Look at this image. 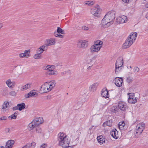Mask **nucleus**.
<instances>
[{
	"label": "nucleus",
	"instance_id": "1",
	"mask_svg": "<svg viewBox=\"0 0 148 148\" xmlns=\"http://www.w3.org/2000/svg\"><path fill=\"white\" fill-rule=\"evenodd\" d=\"M115 18V15L114 12H108L101 21L102 26L105 28L110 26L113 23Z\"/></svg>",
	"mask_w": 148,
	"mask_h": 148
},
{
	"label": "nucleus",
	"instance_id": "2",
	"mask_svg": "<svg viewBox=\"0 0 148 148\" xmlns=\"http://www.w3.org/2000/svg\"><path fill=\"white\" fill-rule=\"evenodd\" d=\"M58 145L63 148L68 146L70 141L67 138L66 135L63 133H60L58 135Z\"/></svg>",
	"mask_w": 148,
	"mask_h": 148
},
{
	"label": "nucleus",
	"instance_id": "3",
	"mask_svg": "<svg viewBox=\"0 0 148 148\" xmlns=\"http://www.w3.org/2000/svg\"><path fill=\"white\" fill-rule=\"evenodd\" d=\"M137 34L135 32L131 33L123 44V47L126 49L130 47L136 39Z\"/></svg>",
	"mask_w": 148,
	"mask_h": 148
},
{
	"label": "nucleus",
	"instance_id": "4",
	"mask_svg": "<svg viewBox=\"0 0 148 148\" xmlns=\"http://www.w3.org/2000/svg\"><path fill=\"white\" fill-rule=\"evenodd\" d=\"M55 81L53 80L49 82H46L42 85L40 88L41 93L48 92L51 91L55 86Z\"/></svg>",
	"mask_w": 148,
	"mask_h": 148
},
{
	"label": "nucleus",
	"instance_id": "5",
	"mask_svg": "<svg viewBox=\"0 0 148 148\" xmlns=\"http://www.w3.org/2000/svg\"><path fill=\"white\" fill-rule=\"evenodd\" d=\"M145 127V124L143 123H140L137 124L134 134L136 137H138L141 135L144 130Z\"/></svg>",
	"mask_w": 148,
	"mask_h": 148
},
{
	"label": "nucleus",
	"instance_id": "6",
	"mask_svg": "<svg viewBox=\"0 0 148 148\" xmlns=\"http://www.w3.org/2000/svg\"><path fill=\"white\" fill-rule=\"evenodd\" d=\"M123 57H119L116 60L115 64V72L116 74L118 73L123 68Z\"/></svg>",
	"mask_w": 148,
	"mask_h": 148
},
{
	"label": "nucleus",
	"instance_id": "7",
	"mask_svg": "<svg viewBox=\"0 0 148 148\" xmlns=\"http://www.w3.org/2000/svg\"><path fill=\"white\" fill-rule=\"evenodd\" d=\"M55 67L53 65H49L46 66L44 69L46 70V73L47 74L51 75H55L56 74V72L54 71Z\"/></svg>",
	"mask_w": 148,
	"mask_h": 148
},
{
	"label": "nucleus",
	"instance_id": "8",
	"mask_svg": "<svg viewBox=\"0 0 148 148\" xmlns=\"http://www.w3.org/2000/svg\"><path fill=\"white\" fill-rule=\"evenodd\" d=\"M90 12L95 16L99 17L100 16L101 9L99 8L94 7L90 10Z\"/></svg>",
	"mask_w": 148,
	"mask_h": 148
},
{
	"label": "nucleus",
	"instance_id": "9",
	"mask_svg": "<svg viewBox=\"0 0 148 148\" xmlns=\"http://www.w3.org/2000/svg\"><path fill=\"white\" fill-rule=\"evenodd\" d=\"M88 41L84 40H80L78 41L77 46L79 49L86 48L87 46Z\"/></svg>",
	"mask_w": 148,
	"mask_h": 148
},
{
	"label": "nucleus",
	"instance_id": "10",
	"mask_svg": "<svg viewBox=\"0 0 148 148\" xmlns=\"http://www.w3.org/2000/svg\"><path fill=\"white\" fill-rule=\"evenodd\" d=\"M129 95L128 102L134 104L137 101V98H136L134 96V93L128 94Z\"/></svg>",
	"mask_w": 148,
	"mask_h": 148
},
{
	"label": "nucleus",
	"instance_id": "11",
	"mask_svg": "<svg viewBox=\"0 0 148 148\" xmlns=\"http://www.w3.org/2000/svg\"><path fill=\"white\" fill-rule=\"evenodd\" d=\"M116 21L118 23H123L127 22L128 21V19L126 16L123 15L117 17Z\"/></svg>",
	"mask_w": 148,
	"mask_h": 148
},
{
	"label": "nucleus",
	"instance_id": "12",
	"mask_svg": "<svg viewBox=\"0 0 148 148\" xmlns=\"http://www.w3.org/2000/svg\"><path fill=\"white\" fill-rule=\"evenodd\" d=\"M5 84L10 89H12L14 88L16 83L14 81H12L10 79H8L5 81Z\"/></svg>",
	"mask_w": 148,
	"mask_h": 148
},
{
	"label": "nucleus",
	"instance_id": "13",
	"mask_svg": "<svg viewBox=\"0 0 148 148\" xmlns=\"http://www.w3.org/2000/svg\"><path fill=\"white\" fill-rule=\"evenodd\" d=\"M114 84L116 86L118 87H120L122 85L123 80L121 78L116 77L114 79Z\"/></svg>",
	"mask_w": 148,
	"mask_h": 148
},
{
	"label": "nucleus",
	"instance_id": "14",
	"mask_svg": "<svg viewBox=\"0 0 148 148\" xmlns=\"http://www.w3.org/2000/svg\"><path fill=\"white\" fill-rule=\"evenodd\" d=\"M101 48V47L98 46L94 44L91 45L90 47V52L92 53L97 52L100 51Z\"/></svg>",
	"mask_w": 148,
	"mask_h": 148
},
{
	"label": "nucleus",
	"instance_id": "15",
	"mask_svg": "<svg viewBox=\"0 0 148 148\" xmlns=\"http://www.w3.org/2000/svg\"><path fill=\"white\" fill-rule=\"evenodd\" d=\"M56 43L55 40L54 38H50L46 40L45 44H44L45 47L54 45Z\"/></svg>",
	"mask_w": 148,
	"mask_h": 148
},
{
	"label": "nucleus",
	"instance_id": "16",
	"mask_svg": "<svg viewBox=\"0 0 148 148\" xmlns=\"http://www.w3.org/2000/svg\"><path fill=\"white\" fill-rule=\"evenodd\" d=\"M9 105V102L7 101H4L3 103L1 109L2 110V111L4 113L8 110Z\"/></svg>",
	"mask_w": 148,
	"mask_h": 148
},
{
	"label": "nucleus",
	"instance_id": "17",
	"mask_svg": "<svg viewBox=\"0 0 148 148\" xmlns=\"http://www.w3.org/2000/svg\"><path fill=\"white\" fill-rule=\"evenodd\" d=\"M38 95V94L35 92V90H33L27 94L25 95V97L26 98H28L32 97H36Z\"/></svg>",
	"mask_w": 148,
	"mask_h": 148
},
{
	"label": "nucleus",
	"instance_id": "18",
	"mask_svg": "<svg viewBox=\"0 0 148 148\" xmlns=\"http://www.w3.org/2000/svg\"><path fill=\"white\" fill-rule=\"evenodd\" d=\"M118 107L121 110L123 111H125L127 108L126 104L125 102L122 101L119 102Z\"/></svg>",
	"mask_w": 148,
	"mask_h": 148
},
{
	"label": "nucleus",
	"instance_id": "19",
	"mask_svg": "<svg viewBox=\"0 0 148 148\" xmlns=\"http://www.w3.org/2000/svg\"><path fill=\"white\" fill-rule=\"evenodd\" d=\"M33 121L38 127L39 125L43 122V119L42 117L36 118L34 119Z\"/></svg>",
	"mask_w": 148,
	"mask_h": 148
},
{
	"label": "nucleus",
	"instance_id": "20",
	"mask_svg": "<svg viewBox=\"0 0 148 148\" xmlns=\"http://www.w3.org/2000/svg\"><path fill=\"white\" fill-rule=\"evenodd\" d=\"M111 136L114 138L117 139L119 137L118 131L116 129H114L111 131L110 132Z\"/></svg>",
	"mask_w": 148,
	"mask_h": 148
},
{
	"label": "nucleus",
	"instance_id": "21",
	"mask_svg": "<svg viewBox=\"0 0 148 148\" xmlns=\"http://www.w3.org/2000/svg\"><path fill=\"white\" fill-rule=\"evenodd\" d=\"M47 49V47L43 45L40 46L39 48H38L36 50V52L37 53L41 54L44 51H45Z\"/></svg>",
	"mask_w": 148,
	"mask_h": 148
},
{
	"label": "nucleus",
	"instance_id": "22",
	"mask_svg": "<svg viewBox=\"0 0 148 148\" xmlns=\"http://www.w3.org/2000/svg\"><path fill=\"white\" fill-rule=\"evenodd\" d=\"M98 85V84L97 83H95L90 85L89 87L90 91L92 92H95Z\"/></svg>",
	"mask_w": 148,
	"mask_h": 148
},
{
	"label": "nucleus",
	"instance_id": "23",
	"mask_svg": "<svg viewBox=\"0 0 148 148\" xmlns=\"http://www.w3.org/2000/svg\"><path fill=\"white\" fill-rule=\"evenodd\" d=\"M97 139L99 143L101 145L105 142V139L102 136H99L97 137Z\"/></svg>",
	"mask_w": 148,
	"mask_h": 148
},
{
	"label": "nucleus",
	"instance_id": "24",
	"mask_svg": "<svg viewBox=\"0 0 148 148\" xmlns=\"http://www.w3.org/2000/svg\"><path fill=\"white\" fill-rule=\"evenodd\" d=\"M32 83L31 82L28 83L25 85L23 86L21 88V90L23 91L27 90V89L30 88L32 86Z\"/></svg>",
	"mask_w": 148,
	"mask_h": 148
},
{
	"label": "nucleus",
	"instance_id": "25",
	"mask_svg": "<svg viewBox=\"0 0 148 148\" xmlns=\"http://www.w3.org/2000/svg\"><path fill=\"white\" fill-rule=\"evenodd\" d=\"M15 142L13 140H8L6 143L5 147H12L14 143Z\"/></svg>",
	"mask_w": 148,
	"mask_h": 148
},
{
	"label": "nucleus",
	"instance_id": "26",
	"mask_svg": "<svg viewBox=\"0 0 148 148\" xmlns=\"http://www.w3.org/2000/svg\"><path fill=\"white\" fill-rule=\"evenodd\" d=\"M101 95L102 96L105 98H109V95L107 90L106 89H103L102 90Z\"/></svg>",
	"mask_w": 148,
	"mask_h": 148
},
{
	"label": "nucleus",
	"instance_id": "27",
	"mask_svg": "<svg viewBox=\"0 0 148 148\" xmlns=\"http://www.w3.org/2000/svg\"><path fill=\"white\" fill-rule=\"evenodd\" d=\"M125 124L124 121H121L119 122L118 124V127L120 130H123L124 129V127Z\"/></svg>",
	"mask_w": 148,
	"mask_h": 148
},
{
	"label": "nucleus",
	"instance_id": "28",
	"mask_svg": "<svg viewBox=\"0 0 148 148\" xmlns=\"http://www.w3.org/2000/svg\"><path fill=\"white\" fill-rule=\"evenodd\" d=\"M28 128L30 130L33 129L34 128L37 127L34 122L32 121L28 125Z\"/></svg>",
	"mask_w": 148,
	"mask_h": 148
},
{
	"label": "nucleus",
	"instance_id": "29",
	"mask_svg": "<svg viewBox=\"0 0 148 148\" xmlns=\"http://www.w3.org/2000/svg\"><path fill=\"white\" fill-rule=\"evenodd\" d=\"M112 125V120H109L106 122L104 123L103 124V126L104 127H105L106 126L109 127H111Z\"/></svg>",
	"mask_w": 148,
	"mask_h": 148
},
{
	"label": "nucleus",
	"instance_id": "30",
	"mask_svg": "<svg viewBox=\"0 0 148 148\" xmlns=\"http://www.w3.org/2000/svg\"><path fill=\"white\" fill-rule=\"evenodd\" d=\"M17 106L18 107V110L20 111H21L23 109L25 108L26 106L24 103H21L18 104Z\"/></svg>",
	"mask_w": 148,
	"mask_h": 148
},
{
	"label": "nucleus",
	"instance_id": "31",
	"mask_svg": "<svg viewBox=\"0 0 148 148\" xmlns=\"http://www.w3.org/2000/svg\"><path fill=\"white\" fill-rule=\"evenodd\" d=\"M30 50L28 49L25 50L24 52L23 53L24 54L25 58H28L30 56Z\"/></svg>",
	"mask_w": 148,
	"mask_h": 148
},
{
	"label": "nucleus",
	"instance_id": "32",
	"mask_svg": "<svg viewBox=\"0 0 148 148\" xmlns=\"http://www.w3.org/2000/svg\"><path fill=\"white\" fill-rule=\"evenodd\" d=\"M103 42L102 41L100 40H97L94 41V44L98 46L101 47V48L102 46Z\"/></svg>",
	"mask_w": 148,
	"mask_h": 148
},
{
	"label": "nucleus",
	"instance_id": "33",
	"mask_svg": "<svg viewBox=\"0 0 148 148\" xmlns=\"http://www.w3.org/2000/svg\"><path fill=\"white\" fill-rule=\"evenodd\" d=\"M33 57L35 59H38L42 58V56L41 54L36 53L34 56Z\"/></svg>",
	"mask_w": 148,
	"mask_h": 148
},
{
	"label": "nucleus",
	"instance_id": "34",
	"mask_svg": "<svg viewBox=\"0 0 148 148\" xmlns=\"http://www.w3.org/2000/svg\"><path fill=\"white\" fill-rule=\"evenodd\" d=\"M95 3V2L94 1H85L84 4L88 5L91 6L93 5Z\"/></svg>",
	"mask_w": 148,
	"mask_h": 148
},
{
	"label": "nucleus",
	"instance_id": "35",
	"mask_svg": "<svg viewBox=\"0 0 148 148\" xmlns=\"http://www.w3.org/2000/svg\"><path fill=\"white\" fill-rule=\"evenodd\" d=\"M57 32L58 33V34H65L64 30L59 27H57Z\"/></svg>",
	"mask_w": 148,
	"mask_h": 148
},
{
	"label": "nucleus",
	"instance_id": "36",
	"mask_svg": "<svg viewBox=\"0 0 148 148\" xmlns=\"http://www.w3.org/2000/svg\"><path fill=\"white\" fill-rule=\"evenodd\" d=\"M54 35L56 37H59L61 38H63L64 37V36L61 35L60 34H57L56 32H54Z\"/></svg>",
	"mask_w": 148,
	"mask_h": 148
},
{
	"label": "nucleus",
	"instance_id": "37",
	"mask_svg": "<svg viewBox=\"0 0 148 148\" xmlns=\"http://www.w3.org/2000/svg\"><path fill=\"white\" fill-rule=\"evenodd\" d=\"M16 92L14 90H12L9 92V95L12 96H16Z\"/></svg>",
	"mask_w": 148,
	"mask_h": 148
},
{
	"label": "nucleus",
	"instance_id": "38",
	"mask_svg": "<svg viewBox=\"0 0 148 148\" xmlns=\"http://www.w3.org/2000/svg\"><path fill=\"white\" fill-rule=\"evenodd\" d=\"M16 116L15 115V114H12L11 115L9 116L8 117V118L10 120H12V119H16Z\"/></svg>",
	"mask_w": 148,
	"mask_h": 148
},
{
	"label": "nucleus",
	"instance_id": "39",
	"mask_svg": "<svg viewBox=\"0 0 148 148\" xmlns=\"http://www.w3.org/2000/svg\"><path fill=\"white\" fill-rule=\"evenodd\" d=\"M118 110V108L115 106H113L111 108V111L114 112H117Z\"/></svg>",
	"mask_w": 148,
	"mask_h": 148
},
{
	"label": "nucleus",
	"instance_id": "40",
	"mask_svg": "<svg viewBox=\"0 0 148 148\" xmlns=\"http://www.w3.org/2000/svg\"><path fill=\"white\" fill-rule=\"evenodd\" d=\"M139 71V69L137 67H135L133 69V71L134 73H137Z\"/></svg>",
	"mask_w": 148,
	"mask_h": 148
},
{
	"label": "nucleus",
	"instance_id": "41",
	"mask_svg": "<svg viewBox=\"0 0 148 148\" xmlns=\"http://www.w3.org/2000/svg\"><path fill=\"white\" fill-rule=\"evenodd\" d=\"M127 81L129 83L131 82L132 81V78L130 77H128L127 78Z\"/></svg>",
	"mask_w": 148,
	"mask_h": 148
},
{
	"label": "nucleus",
	"instance_id": "42",
	"mask_svg": "<svg viewBox=\"0 0 148 148\" xmlns=\"http://www.w3.org/2000/svg\"><path fill=\"white\" fill-rule=\"evenodd\" d=\"M82 29L83 30L87 31L89 29V28L88 27L85 26H83L82 27Z\"/></svg>",
	"mask_w": 148,
	"mask_h": 148
},
{
	"label": "nucleus",
	"instance_id": "43",
	"mask_svg": "<svg viewBox=\"0 0 148 148\" xmlns=\"http://www.w3.org/2000/svg\"><path fill=\"white\" fill-rule=\"evenodd\" d=\"M30 143H28L26 144V145L24 146L22 148H30Z\"/></svg>",
	"mask_w": 148,
	"mask_h": 148
},
{
	"label": "nucleus",
	"instance_id": "44",
	"mask_svg": "<svg viewBox=\"0 0 148 148\" xmlns=\"http://www.w3.org/2000/svg\"><path fill=\"white\" fill-rule=\"evenodd\" d=\"M72 138L74 140H75V141H76L75 144H74L73 145H75L77 143H78V140H79V138L78 137V136L77 138H75V137H74L73 136H72Z\"/></svg>",
	"mask_w": 148,
	"mask_h": 148
},
{
	"label": "nucleus",
	"instance_id": "45",
	"mask_svg": "<svg viewBox=\"0 0 148 148\" xmlns=\"http://www.w3.org/2000/svg\"><path fill=\"white\" fill-rule=\"evenodd\" d=\"M47 144H43L40 147V148H47Z\"/></svg>",
	"mask_w": 148,
	"mask_h": 148
},
{
	"label": "nucleus",
	"instance_id": "46",
	"mask_svg": "<svg viewBox=\"0 0 148 148\" xmlns=\"http://www.w3.org/2000/svg\"><path fill=\"white\" fill-rule=\"evenodd\" d=\"M8 88L7 87H6L3 89V92L5 93H7L8 92Z\"/></svg>",
	"mask_w": 148,
	"mask_h": 148
},
{
	"label": "nucleus",
	"instance_id": "47",
	"mask_svg": "<svg viewBox=\"0 0 148 148\" xmlns=\"http://www.w3.org/2000/svg\"><path fill=\"white\" fill-rule=\"evenodd\" d=\"M18 56L20 58H25L24 54L23 53H20L18 55Z\"/></svg>",
	"mask_w": 148,
	"mask_h": 148
},
{
	"label": "nucleus",
	"instance_id": "48",
	"mask_svg": "<svg viewBox=\"0 0 148 148\" xmlns=\"http://www.w3.org/2000/svg\"><path fill=\"white\" fill-rule=\"evenodd\" d=\"M36 131L38 133H40L41 132V130L39 127H37L36 128Z\"/></svg>",
	"mask_w": 148,
	"mask_h": 148
},
{
	"label": "nucleus",
	"instance_id": "49",
	"mask_svg": "<svg viewBox=\"0 0 148 148\" xmlns=\"http://www.w3.org/2000/svg\"><path fill=\"white\" fill-rule=\"evenodd\" d=\"M7 119V117L6 116H3L1 117L0 118V120H5Z\"/></svg>",
	"mask_w": 148,
	"mask_h": 148
},
{
	"label": "nucleus",
	"instance_id": "50",
	"mask_svg": "<svg viewBox=\"0 0 148 148\" xmlns=\"http://www.w3.org/2000/svg\"><path fill=\"white\" fill-rule=\"evenodd\" d=\"M10 130L9 128H6L5 130V132L6 133H9Z\"/></svg>",
	"mask_w": 148,
	"mask_h": 148
},
{
	"label": "nucleus",
	"instance_id": "51",
	"mask_svg": "<svg viewBox=\"0 0 148 148\" xmlns=\"http://www.w3.org/2000/svg\"><path fill=\"white\" fill-rule=\"evenodd\" d=\"M18 110V107L17 106H15L13 108L12 110L13 111H14L16 110Z\"/></svg>",
	"mask_w": 148,
	"mask_h": 148
},
{
	"label": "nucleus",
	"instance_id": "52",
	"mask_svg": "<svg viewBox=\"0 0 148 148\" xmlns=\"http://www.w3.org/2000/svg\"><path fill=\"white\" fill-rule=\"evenodd\" d=\"M30 144H31V145H30V147L32 146H33V147H35L36 145V143L35 142H32V143H30Z\"/></svg>",
	"mask_w": 148,
	"mask_h": 148
},
{
	"label": "nucleus",
	"instance_id": "53",
	"mask_svg": "<svg viewBox=\"0 0 148 148\" xmlns=\"http://www.w3.org/2000/svg\"><path fill=\"white\" fill-rule=\"evenodd\" d=\"M122 1L125 3H128L129 2V0H122Z\"/></svg>",
	"mask_w": 148,
	"mask_h": 148
},
{
	"label": "nucleus",
	"instance_id": "54",
	"mask_svg": "<svg viewBox=\"0 0 148 148\" xmlns=\"http://www.w3.org/2000/svg\"><path fill=\"white\" fill-rule=\"evenodd\" d=\"M3 25L2 23H0V29L3 27Z\"/></svg>",
	"mask_w": 148,
	"mask_h": 148
},
{
	"label": "nucleus",
	"instance_id": "55",
	"mask_svg": "<svg viewBox=\"0 0 148 148\" xmlns=\"http://www.w3.org/2000/svg\"><path fill=\"white\" fill-rule=\"evenodd\" d=\"M66 71H65L64 72H62L61 73V74L62 75H64V74H66Z\"/></svg>",
	"mask_w": 148,
	"mask_h": 148
},
{
	"label": "nucleus",
	"instance_id": "56",
	"mask_svg": "<svg viewBox=\"0 0 148 148\" xmlns=\"http://www.w3.org/2000/svg\"><path fill=\"white\" fill-rule=\"evenodd\" d=\"M92 67V66H89L87 68V69L88 70H90V69H91V68Z\"/></svg>",
	"mask_w": 148,
	"mask_h": 148
},
{
	"label": "nucleus",
	"instance_id": "57",
	"mask_svg": "<svg viewBox=\"0 0 148 148\" xmlns=\"http://www.w3.org/2000/svg\"><path fill=\"white\" fill-rule=\"evenodd\" d=\"M17 114H18V112H15L14 114H15V115L16 116V117Z\"/></svg>",
	"mask_w": 148,
	"mask_h": 148
},
{
	"label": "nucleus",
	"instance_id": "58",
	"mask_svg": "<svg viewBox=\"0 0 148 148\" xmlns=\"http://www.w3.org/2000/svg\"><path fill=\"white\" fill-rule=\"evenodd\" d=\"M64 148H72L71 146H69V145L68 146H67V147H65Z\"/></svg>",
	"mask_w": 148,
	"mask_h": 148
},
{
	"label": "nucleus",
	"instance_id": "59",
	"mask_svg": "<svg viewBox=\"0 0 148 148\" xmlns=\"http://www.w3.org/2000/svg\"><path fill=\"white\" fill-rule=\"evenodd\" d=\"M132 74V71L130 72H129V74Z\"/></svg>",
	"mask_w": 148,
	"mask_h": 148
},
{
	"label": "nucleus",
	"instance_id": "60",
	"mask_svg": "<svg viewBox=\"0 0 148 148\" xmlns=\"http://www.w3.org/2000/svg\"><path fill=\"white\" fill-rule=\"evenodd\" d=\"M127 68L130 69H131V67L130 66H129V67H127Z\"/></svg>",
	"mask_w": 148,
	"mask_h": 148
},
{
	"label": "nucleus",
	"instance_id": "61",
	"mask_svg": "<svg viewBox=\"0 0 148 148\" xmlns=\"http://www.w3.org/2000/svg\"><path fill=\"white\" fill-rule=\"evenodd\" d=\"M0 148H5V147L3 146H0Z\"/></svg>",
	"mask_w": 148,
	"mask_h": 148
},
{
	"label": "nucleus",
	"instance_id": "62",
	"mask_svg": "<svg viewBox=\"0 0 148 148\" xmlns=\"http://www.w3.org/2000/svg\"><path fill=\"white\" fill-rule=\"evenodd\" d=\"M12 147H5V148H12Z\"/></svg>",
	"mask_w": 148,
	"mask_h": 148
}]
</instances>
